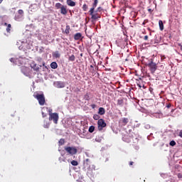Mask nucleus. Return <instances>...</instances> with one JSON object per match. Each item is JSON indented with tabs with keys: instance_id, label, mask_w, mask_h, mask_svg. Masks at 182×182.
<instances>
[{
	"instance_id": "nucleus-1",
	"label": "nucleus",
	"mask_w": 182,
	"mask_h": 182,
	"mask_svg": "<svg viewBox=\"0 0 182 182\" xmlns=\"http://www.w3.org/2000/svg\"><path fill=\"white\" fill-rule=\"evenodd\" d=\"M83 168L87 170V176L90 178H95L99 174L97 170H96V166L92 164V162L89 159L84 161Z\"/></svg>"
},
{
	"instance_id": "nucleus-2",
	"label": "nucleus",
	"mask_w": 182,
	"mask_h": 182,
	"mask_svg": "<svg viewBox=\"0 0 182 182\" xmlns=\"http://www.w3.org/2000/svg\"><path fill=\"white\" fill-rule=\"evenodd\" d=\"M65 150L68 154L71 156H75V154H77V149L76 146H65Z\"/></svg>"
},
{
	"instance_id": "nucleus-3",
	"label": "nucleus",
	"mask_w": 182,
	"mask_h": 182,
	"mask_svg": "<svg viewBox=\"0 0 182 182\" xmlns=\"http://www.w3.org/2000/svg\"><path fill=\"white\" fill-rule=\"evenodd\" d=\"M37 99L40 106H43L46 103L45 95L43 94H37L34 96Z\"/></svg>"
},
{
	"instance_id": "nucleus-4",
	"label": "nucleus",
	"mask_w": 182,
	"mask_h": 182,
	"mask_svg": "<svg viewBox=\"0 0 182 182\" xmlns=\"http://www.w3.org/2000/svg\"><path fill=\"white\" fill-rule=\"evenodd\" d=\"M48 120L50 122L53 121L55 124H58V122L59 120V114L54 112L53 114H50Z\"/></svg>"
},
{
	"instance_id": "nucleus-5",
	"label": "nucleus",
	"mask_w": 182,
	"mask_h": 182,
	"mask_svg": "<svg viewBox=\"0 0 182 182\" xmlns=\"http://www.w3.org/2000/svg\"><path fill=\"white\" fill-rule=\"evenodd\" d=\"M147 67L149 68V70L151 71V73H155L156 70H157V64H156L154 62L151 61L147 64Z\"/></svg>"
},
{
	"instance_id": "nucleus-6",
	"label": "nucleus",
	"mask_w": 182,
	"mask_h": 182,
	"mask_svg": "<svg viewBox=\"0 0 182 182\" xmlns=\"http://www.w3.org/2000/svg\"><path fill=\"white\" fill-rule=\"evenodd\" d=\"M97 126H98V130L100 132H102L103 130V128L106 127L107 124L105 122V119H100L97 121Z\"/></svg>"
},
{
	"instance_id": "nucleus-7",
	"label": "nucleus",
	"mask_w": 182,
	"mask_h": 182,
	"mask_svg": "<svg viewBox=\"0 0 182 182\" xmlns=\"http://www.w3.org/2000/svg\"><path fill=\"white\" fill-rule=\"evenodd\" d=\"M99 1L98 0H94V3L92 4V7L90 9L89 12H91V14L95 13V9H96V6H97Z\"/></svg>"
},
{
	"instance_id": "nucleus-8",
	"label": "nucleus",
	"mask_w": 182,
	"mask_h": 182,
	"mask_svg": "<svg viewBox=\"0 0 182 182\" xmlns=\"http://www.w3.org/2000/svg\"><path fill=\"white\" fill-rule=\"evenodd\" d=\"M55 86L58 89H62V88L65 87V82H63L62 81H58L55 82Z\"/></svg>"
},
{
	"instance_id": "nucleus-9",
	"label": "nucleus",
	"mask_w": 182,
	"mask_h": 182,
	"mask_svg": "<svg viewBox=\"0 0 182 182\" xmlns=\"http://www.w3.org/2000/svg\"><path fill=\"white\" fill-rule=\"evenodd\" d=\"M127 123H129L128 118H122L121 120H119V124H121V126H126Z\"/></svg>"
},
{
	"instance_id": "nucleus-10",
	"label": "nucleus",
	"mask_w": 182,
	"mask_h": 182,
	"mask_svg": "<svg viewBox=\"0 0 182 182\" xmlns=\"http://www.w3.org/2000/svg\"><path fill=\"white\" fill-rule=\"evenodd\" d=\"M122 140L126 143H130V141H132L131 137L128 134L124 135V136L122 137Z\"/></svg>"
},
{
	"instance_id": "nucleus-11",
	"label": "nucleus",
	"mask_w": 182,
	"mask_h": 182,
	"mask_svg": "<svg viewBox=\"0 0 182 182\" xmlns=\"http://www.w3.org/2000/svg\"><path fill=\"white\" fill-rule=\"evenodd\" d=\"M90 15L91 16V19H93L94 21H96V19H99L100 18V15H99L98 14H92L91 12H89Z\"/></svg>"
},
{
	"instance_id": "nucleus-12",
	"label": "nucleus",
	"mask_w": 182,
	"mask_h": 182,
	"mask_svg": "<svg viewBox=\"0 0 182 182\" xmlns=\"http://www.w3.org/2000/svg\"><path fill=\"white\" fill-rule=\"evenodd\" d=\"M60 14L62 15H67L68 14V9H66V6H61Z\"/></svg>"
},
{
	"instance_id": "nucleus-13",
	"label": "nucleus",
	"mask_w": 182,
	"mask_h": 182,
	"mask_svg": "<svg viewBox=\"0 0 182 182\" xmlns=\"http://www.w3.org/2000/svg\"><path fill=\"white\" fill-rule=\"evenodd\" d=\"M82 38V33H77L74 35V39L75 41H79Z\"/></svg>"
},
{
	"instance_id": "nucleus-14",
	"label": "nucleus",
	"mask_w": 182,
	"mask_h": 182,
	"mask_svg": "<svg viewBox=\"0 0 182 182\" xmlns=\"http://www.w3.org/2000/svg\"><path fill=\"white\" fill-rule=\"evenodd\" d=\"M68 6H76V3L72 0H67Z\"/></svg>"
},
{
	"instance_id": "nucleus-15",
	"label": "nucleus",
	"mask_w": 182,
	"mask_h": 182,
	"mask_svg": "<svg viewBox=\"0 0 182 182\" xmlns=\"http://www.w3.org/2000/svg\"><path fill=\"white\" fill-rule=\"evenodd\" d=\"M106 113V111L105 110V108L103 107H100L99 111H98V114H100L101 116H103Z\"/></svg>"
},
{
	"instance_id": "nucleus-16",
	"label": "nucleus",
	"mask_w": 182,
	"mask_h": 182,
	"mask_svg": "<svg viewBox=\"0 0 182 182\" xmlns=\"http://www.w3.org/2000/svg\"><path fill=\"white\" fill-rule=\"evenodd\" d=\"M159 25L160 30L163 31L164 29V24L163 23V21L159 20Z\"/></svg>"
},
{
	"instance_id": "nucleus-17",
	"label": "nucleus",
	"mask_w": 182,
	"mask_h": 182,
	"mask_svg": "<svg viewBox=\"0 0 182 182\" xmlns=\"http://www.w3.org/2000/svg\"><path fill=\"white\" fill-rule=\"evenodd\" d=\"M51 69H58V63L56 62H53L50 64Z\"/></svg>"
},
{
	"instance_id": "nucleus-18",
	"label": "nucleus",
	"mask_w": 182,
	"mask_h": 182,
	"mask_svg": "<svg viewBox=\"0 0 182 182\" xmlns=\"http://www.w3.org/2000/svg\"><path fill=\"white\" fill-rule=\"evenodd\" d=\"M4 25H5L6 26H7L6 32H7L8 33H11V24H8V23H5Z\"/></svg>"
},
{
	"instance_id": "nucleus-19",
	"label": "nucleus",
	"mask_w": 182,
	"mask_h": 182,
	"mask_svg": "<svg viewBox=\"0 0 182 182\" xmlns=\"http://www.w3.org/2000/svg\"><path fill=\"white\" fill-rule=\"evenodd\" d=\"M53 56L56 59L60 58V54L59 53V51H55L53 53Z\"/></svg>"
},
{
	"instance_id": "nucleus-20",
	"label": "nucleus",
	"mask_w": 182,
	"mask_h": 182,
	"mask_svg": "<svg viewBox=\"0 0 182 182\" xmlns=\"http://www.w3.org/2000/svg\"><path fill=\"white\" fill-rule=\"evenodd\" d=\"M31 66L32 69H33V70H36V71L39 70V67L36 64L33 63L31 65Z\"/></svg>"
},
{
	"instance_id": "nucleus-21",
	"label": "nucleus",
	"mask_w": 182,
	"mask_h": 182,
	"mask_svg": "<svg viewBox=\"0 0 182 182\" xmlns=\"http://www.w3.org/2000/svg\"><path fill=\"white\" fill-rule=\"evenodd\" d=\"M123 103H124V101H123V99L120 98L117 100V105L118 106H123Z\"/></svg>"
},
{
	"instance_id": "nucleus-22",
	"label": "nucleus",
	"mask_w": 182,
	"mask_h": 182,
	"mask_svg": "<svg viewBox=\"0 0 182 182\" xmlns=\"http://www.w3.org/2000/svg\"><path fill=\"white\" fill-rule=\"evenodd\" d=\"M75 59H76V57H75V55H71L69 57L68 60H70V62H75Z\"/></svg>"
},
{
	"instance_id": "nucleus-23",
	"label": "nucleus",
	"mask_w": 182,
	"mask_h": 182,
	"mask_svg": "<svg viewBox=\"0 0 182 182\" xmlns=\"http://www.w3.org/2000/svg\"><path fill=\"white\" fill-rule=\"evenodd\" d=\"M88 132H89L90 133H93V132H95V126H90V127H89Z\"/></svg>"
},
{
	"instance_id": "nucleus-24",
	"label": "nucleus",
	"mask_w": 182,
	"mask_h": 182,
	"mask_svg": "<svg viewBox=\"0 0 182 182\" xmlns=\"http://www.w3.org/2000/svg\"><path fill=\"white\" fill-rule=\"evenodd\" d=\"M62 6H63L60 3L55 4V8L57 9H61Z\"/></svg>"
},
{
	"instance_id": "nucleus-25",
	"label": "nucleus",
	"mask_w": 182,
	"mask_h": 182,
	"mask_svg": "<svg viewBox=\"0 0 182 182\" xmlns=\"http://www.w3.org/2000/svg\"><path fill=\"white\" fill-rule=\"evenodd\" d=\"M59 146H63L65 144V139H60L58 141Z\"/></svg>"
},
{
	"instance_id": "nucleus-26",
	"label": "nucleus",
	"mask_w": 182,
	"mask_h": 182,
	"mask_svg": "<svg viewBox=\"0 0 182 182\" xmlns=\"http://www.w3.org/2000/svg\"><path fill=\"white\" fill-rule=\"evenodd\" d=\"M93 119H94V120H99V119H100V116H99V114H95L93 115Z\"/></svg>"
},
{
	"instance_id": "nucleus-27",
	"label": "nucleus",
	"mask_w": 182,
	"mask_h": 182,
	"mask_svg": "<svg viewBox=\"0 0 182 182\" xmlns=\"http://www.w3.org/2000/svg\"><path fill=\"white\" fill-rule=\"evenodd\" d=\"M102 139L103 138L102 136H96L95 141H97L98 143H100V141H102Z\"/></svg>"
},
{
	"instance_id": "nucleus-28",
	"label": "nucleus",
	"mask_w": 182,
	"mask_h": 182,
	"mask_svg": "<svg viewBox=\"0 0 182 182\" xmlns=\"http://www.w3.org/2000/svg\"><path fill=\"white\" fill-rule=\"evenodd\" d=\"M85 100H90V97L89 96V93H87L84 96Z\"/></svg>"
},
{
	"instance_id": "nucleus-29",
	"label": "nucleus",
	"mask_w": 182,
	"mask_h": 182,
	"mask_svg": "<svg viewBox=\"0 0 182 182\" xmlns=\"http://www.w3.org/2000/svg\"><path fill=\"white\" fill-rule=\"evenodd\" d=\"M69 29H70V27L69 26H67L65 28V33L67 35H69V33H70Z\"/></svg>"
},
{
	"instance_id": "nucleus-30",
	"label": "nucleus",
	"mask_w": 182,
	"mask_h": 182,
	"mask_svg": "<svg viewBox=\"0 0 182 182\" xmlns=\"http://www.w3.org/2000/svg\"><path fill=\"white\" fill-rule=\"evenodd\" d=\"M170 146H171L172 147H174V146H176V141H171L169 143Z\"/></svg>"
},
{
	"instance_id": "nucleus-31",
	"label": "nucleus",
	"mask_w": 182,
	"mask_h": 182,
	"mask_svg": "<svg viewBox=\"0 0 182 182\" xmlns=\"http://www.w3.org/2000/svg\"><path fill=\"white\" fill-rule=\"evenodd\" d=\"M71 164H72V166H77V164H79V163H77V161L73 160L71 161Z\"/></svg>"
},
{
	"instance_id": "nucleus-32",
	"label": "nucleus",
	"mask_w": 182,
	"mask_h": 182,
	"mask_svg": "<svg viewBox=\"0 0 182 182\" xmlns=\"http://www.w3.org/2000/svg\"><path fill=\"white\" fill-rule=\"evenodd\" d=\"M82 9L85 11H87V4H83Z\"/></svg>"
},
{
	"instance_id": "nucleus-33",
	"label": "nucleus",
	"mask_w": 182,
	"mask_h": 182,
	"mask_svg": "<svg viewBox=\"0 0 182 182\" xmlns=\"http://www.w3.org/2000/svg\"><path fill=\"white\" fill-rule=\"evenodd\" d=\"M18 14L19 15H23V10L19 9V10L18 11Z\"/></svg>"
},
{
	"instance_id": "nucleus-34",
	"label": "nucleus",
	"mask_w": 182,
	"mask_h": 182,
	"mask_svg": "<svg viewBox=\"0 0 182 182\" xmlns=\"http://www.w3.org/2000/svg\"><path fill=\"white\" fill-rule=\"evenodd\" d=\"M102 11H103V9L102 7H98L97 9V12H102Z\"/></svg>"
},
{
	"instance_id": "nucleus-35",
	"label": "nucleus",
	"mask_w": 182,
	"mask_h": 182,
	"mask_svg": "<svg viewBox=\"0 0 182 182\" xmlns=\"http://www.w3.org/2000/svg\"><path fill=\"white\" fill-rule=\"evenodd\" d=\"M144 41H147L149 39V36H145L144 37Z\"/></svg>"
},
{
	"instance_id": "nucleus-36",
	"label": "nucleus",
	"mask_w": 182,
	"mask_h": 182,
	"mask_svg": "<svg viewBox=\"0 0 182 182\" xmlns=\"http://www.w3.org/2000/svg\"><path fill=\"white\" fill-rule=\"evenodd\" d=\"M178 136L182 138V130L179 132Z\"/></svg>"
},
{
	"instance_id": "nucleus-37",
	"label": "nucleus",
	"mask_w": 182,
	"mask_h": 182,
	"mask_svg": "<svg viewBox=\"0 0 182 182\" xmlns=\"http://www.w3.org/2000/svg\"><path fill=\"white\" fill-rule=\"evenodd\" d=\"M166 107H167L168 109H170V107H171V104H168V105H166Z\"/></svg>"
},
{
	"instance_id": "nucleus-38",
	"label": "nucleus",
	"mask_w": 182,
	"mask_h": 182,
	"mask_svg": "<svg viewBox=\"0 0 182 182\" xmlns=\"http://www.w3.org/2000/svg\"><path fill=\"white\" fill-rule=\"evenodd\" d=\"M48 113H49V116H50V114H53V113H52V109H48Z\"/></svg>"
},
{
	"instance_id": "nucleus-39",
	"label": "nucleus",
	"mask_w": 182,
	"mask_h": 182,
	"mask_svg": "<svg viewBox=\"0 0 182 182\" xmlns=\"http://www.w3.org/2000/svg\"><path fill=\"white\" fill-rule=\"evenodd\" d=\"M42 116H43V117H46L47 115L44 112H42Z\"/></svg>"
},
{
	"instance_id": "nucleus-40",
	"label": "nucleus",
	"mask_w": 182,
	"mask_h": 182,
	"mask_svg": "<svg viewBox=\"0 0 182 182\" xmlns=\"http://www.w3.org/2000/svg\"><path fill=\"white\" fill-rule=\"evenodd\" d=\"M146 23H147V21L146 20L144 21V22L142 23V25H146Z\"/></svg>"
},
{
	"instance_id": "nucleus-41",
	"label": "nucleus",
	"mask_w": 182,
	"mask_h": 182,
	"mask_svg": "<svg viewBox=\"0 0 182 182\" xmlns=\"http://www.w3.org/2000/svg\"><path fill=\"white\" fill-rule=\"evenodd\" d=\"M133 164H134V162H133V161L129 162V166H133Z\"/></svg>"
},
{
	"instance_id": "nucleus-42",
	"label": "nucleus",
	"mask_w": 182,
	"mask_h": 182,
	"mask_svg": "<svg viewBox=\"0 0 182 182\" xmlns=\"http://www.w3.org/2000/svg\"><path fill=\"white\" fill-rule=\"evenodd\" d=\"M90 68H91V69H92V70H95V67H93L92 65H90Z\"/></svg>"
},
{
	"instance_id": "nucleus-43",
	"label": "nucleus",
	"mask_w": 182,
	"mask_h": 182,
	"mask_svg": "<svg viewBox=\"0 0 182 182\" xmlns=\"http://www.w3.org/2000/svg\"><path fill=\"white\" fill-rule=\"evenodd\" d=\"M4 2V0H0V4H2Z\"/></svg>"
},
{
	"instance_id": "nucleus-44",
	"label": "nucleus",
	"mask_w": 182,
	"mask_h": 182,
	"mask_svg": "<svg viewBox=\"0 0 182 182\" xmlns=\"http://www.w3.org/2000/svg\"><path fill=\"white\" fill-rule=\"evenodd\" d=\"M149 11H151V9H149Z\"/></svg>"
}]
</instances>
